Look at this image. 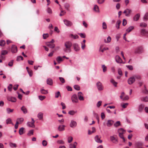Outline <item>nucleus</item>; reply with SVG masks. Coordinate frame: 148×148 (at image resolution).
Here are the masks:
<instances>
[{"mask_svg":"<svg viewBox=\"0 0 148 148\" xmlns=\"http://www.w3.org/2000/svg\"><path fill=\"white\" fill-rule=\"evenodd\" d=\"M72 45V43L70 41H66L64 43L65 48L64 51L66 53H70L71 51V47Z\"/></svg>","mask_w":148,"mask_h":148,"instance_id":"f257e3e1","label":"nucleus"},{"mask_svg":"<svg viewBox=\"0 0 148 148\" xmlns=\"http://www.w3.org/2000/svg\"><path fill=\"white\" fill-rule=\"evenodd\" d=\"M143 52V49L142 47L140 46L136 48L134 50L135 54H140Z\"/></svg>","mask_w":148,"mask_h":148,"instance_id":"f03ea898","label":"nucleus"},{"mask_svg":"<svg viewBox=\"0 0 148 148\" xmlns=\"http://www.w3.org/2000/svg\"><path fill=\"white\" fill-rule=\"evenodd\" d=\"M132 12L131 10L127 8L124 10L123 13L125 14V16H130Z\"/></svg>","mask_w":148,"mask_h":148,"instance_id":"7ed1b4c3","label":"nucleus"},{"mask_svg":"<svg viewBox=\"0 0 148 148\" xmlns=\"http://www.w3.org/2000/svg\"><path fill=\"white\" fill-rule=\"evenodd\" d=\"M32 122L31 123L30 122H27V125L28 127L34 128L35 127V125H34L35 121L34 120L33 118L32 119Z\"/></svg>","mask_w":148,"mask_h":148,"instance_id":"20e7f679","label":"nucleus"},{"mask_svg":"<svg viewBox=\"0 0 148 148\" xmlns=\"http://www.w3.org/2000/svg\"><path fill=\"white\" fill-rule=\"evenodd\" d=\"M96 86L99 90L101 91L103 89L102 84L100 82H98L96 84Z\"/></svg>","mask_w":148,"mask_h":148,"instance_id":"39448f33","label":"nucleus"},{"mask_svg":"<svg viewBox=\"0 0 148 148\" xmlns=\"http://www.w3.org/2000/svg\"><path fill=\"white\" fill-rule=\"evenodd\" d=\"M77 125V123L76 121H74L73 120L71 121L70 123V126L71 128H74Z\"/></svg>","mask_w":148,"mask_h":148,"instance_id":"423d86ee","label":"nucleus"},{"mask_svg":"<svg viewBox=\"0 0 148 148\" xmlns=\"http://www.w3.org/2000/svg\"><path fill=\"white\" fill-rule=\"evenodd\" d=\"M71 99L73 102L77 103L78 101V100L77 95L76 94L73 95L71 97Z\"/></svg>","mask_w":148,"mask_h":148,"instance_id":"0eeeda50","label":"nucleus"},{"mask_svg":"<svg viewBox=\"0 0 148 148\" xmlns=\"http://www.w3.org/2000/svg\"><path fill=\"white\" fill-rule=\"evenodd\" d=\"M135 81V78L134 77H130L128 80V82L129 84L131 85Z\"/></svg>","mask_w":148,"mask_h":148,"instance_id":"6e6552de","label":"nucleus"},{"mask_svg":"<svg viewBox=\"0 0 148 148\" xmlns=\"http://www.w3.org/2000/svg\"><path fill=\"white\" fill-rule=\"evenodd\" d=\"M73 46L75 51H78L79 50L80 48L77 44H74L73 45Z\"/></svg>","mask_w":148,"mask_h":148,"instance_id":"1a4fd4ad","label":"nucleus"},{"mask_svg":"<svg viewBox=\"0 0 148 148\" xmlns=\"http://www.w3.org/2000/svg\"><path fill=\"white\" fill-rule=\"evenodd\" d=\"M11 51L12 53H15L17 51V48L16 46L14 45H12Z\"/></svg>","mask_w":148,"mask_h":148,"instance_id":"9d476101","label":"nucleus"},{"mask_svg":"<svg viewBox=\"0 0 148 148\" xmlns=\"http://www.w3.org/2000/svg\"><path fill=\"white\" fill-rule=\"evenodd\" d=\"M83 94L81 92H79L78 93V96L79 99L81 101L84 100V98L83 97Z\"/></svg>","mask_w":148,"mask_h":148,"instance_id":"9b49d317","label":"nucleus"},{"mask_svg":"<svg viewBox=\"0 0 148 148\" xmlns=\"http://www.w3.org/2000/svg\"><path fill=\"white\" fill-rule=\"evenodd\" d=\"M115 60L116 62L118 63H121L123 62L122 60L118 56H116Z\"/></svg>","mask_w":148,"mask_h":148,"instance_id":"f8f14e48","label":"nucleus"},{"mask_svg":"<svg viewBox=\"0 0 148 148\" xmlns=\"http://www.w3.org/2000/svg\"><path fill=\"white\" fill-rule=\"evenodd\" d=\"M64 24L68 26H70L72 25V23L71 22L67 20H64Z\"/></svg>","mask_w":148,"mask_h":148,"instance_id":"ddd939ff","label":"nucleus"},{"mask_svg":"<svg viewBox=\"0 0 148 148\" xmlns=\"http://www.w3.org/2000/svg\"><path fill=\"white\" fill-rule=\"evenodd\" d=\"M46 45L51 48H54L55 46V45L54 43L49 42H47Z\"/></svg>","mask_w":148,"mask_h":148,"instance_id":"4468645a","label":"nucleus"},{"mask_svg":"<svg viewBox=\"0 0 148 148\" xmlns=\"http://www.w3.org/2000/svg\"><path fill=\"white\" fill-rule=\"evenodd\" d=\"M8 99L9 101H11L12 102H15L16 100V98L11 97H8Z\"/></svg>","mask_w":148,"mask_h":148,"instance_id":"2eb2a0df","label":"nucleus"},{"mask_svg":"<svg viewBox=\"0 0 148 148\" xmlns=\"http://www.w3.org/2000/svg\"><path fill=\"white\" fill-rule=\"evenodd\" d=\"M65 126L64 125H60L58 127V130L60 131H62L64 130Z\"/></svg>","mask_w":148,"mask_h":148,"instance_id":"dca6fc26","label":"nucleus"},{"mask_svg":"<svg viewBox=\"0 0 148 148\" xmlns=\"http://www.w3.org/2000/svg\"><path fill=\"white\" fill-rule=\"evenodd\" d=\"M114 123V121H113L111 120H109L107 123V125L108 127H111Z\"/></svg>","mask_w":148,"mask_h":148,"instance_id":"f3484780","label":"nucleus"},{"mask_svg":"<svg viewBox=\"0 0 148 148\" xmlns=\"http://www.w3.org/2000/svg\"><path fill=\"white\" fill-rule=\"evenodd\" d=\"M56 60L58 63L60 64L63 61V59L61 56H59L56 58Z\"/></svg>","mask_w":148,"mask_h":148,"instance_id":"a211bd4d","label":"nucleus"},{"mask_svg":"<svg viewBox=\"0 0 148 148\" xmlns=\"http://www.w3.org/2000/svg\"><path fill=\"white\" fill-rule=\"evenodd\" d=\"M110 81L111 83L113 84L114 87H116L117 86V85L118 84L117 82L115 81L113 79H111Z\"/></svg>","mask_w":148,"mask_h":148,"instance_id":"6ab92c4d","label":"nucleus"},{"mask_svg":"<svg viewBox=\"0 0 148 148\" xmlns=\"http://www.w3.org/2000/svg\"><path fill=\"white\" fill-rule=\"evenodd\" d=\"M43 113L40 112L38 113V114L37 117L39 119L41 120L43 119Z\"/></svg>","mask_w":148,"mask_h":148,"instance_id":"aec40b11","label":"nucleus"},{"mask_svg":"<svg viewBox=\"0 0 148 148\" xmlns=\"http://www.w3.org/2000/svg\"><path fill=\"white\" fill-rule=\"evenodd\" d=\"M21 110L23 112L24 114H26L27 112V108L24 106H23L21 108Z\"/></svg>","mask_w":148,"mask_h":148,"instance_id":"412c9836","label":"nucleus"},{"mask_svg":"<svg viewBox=\"0 0 148 148\" xmlns=\"http://www.w3.org/2000/svg\"><path fill=\"white\" fill-rule=\"evenodd\" d=\"M95 141L97 143H101L102 142V140L100 139V138L98 135H97L95 137Z\"/></svg>","mask_w":148,"mask_h":148,"instance_id":"4be33fe9","label":"nucleus"},{"mask_svg":"<svg viewBox=\"0 0 148 148\" xmlns=\"http://www.w3.org/2000/svg\"><path fill=\"white\" fill-rule=\"evenodd\" d=\"M77 144L76 142H75L73 144H70L69 145V148H76V146Z\"/></svg>","mask_w":148,"mask_h":148,"instance_id":"5701e85b","label":"nucleus"},{"mask_svg":"<svg viewBox=\"0 0 148 148\" xmlns=\"http://www.w3.org/2000/svg\"><path fill=\"white\" fill-rule=\"evenodd\" d=\"M111 40V38L110 36H108L107 39H105L104 41L105 43H108L110 42Z\"/></svg>","mask_w":148,"mask_h":148,"instance_id":"b1692460","label":"nucleus"},{"mask_svg":"<svg viewBox=\"0 0 148 148\" xmlns=\"http://www.w3.org/2000/svg\"><path fill=\"white\" fill-rule=\"evenodd\" d=\"M140 15L139 14H137L134 17V21H137L139 18Z\"/></svg>","mask_w":148,"mask_h":148,"instance_id":"393cba45","label":"nucleus"},{"mask_svg":"<svg viewBox=\"0 0 148 148\" xmlns=\"http://www.w3.org/2000/svg\"><path fill=\"white\" fill-rule=\"evenodd\" d=\"M40 92L42 94L46 95L48 93L47 90H46L44 89L41 88L40 90Z\"/></svg>","mask_w":148,"mask_h":148,"instance_id":"a878e982","label":"nucleus"},{"mask_svg":"<svg viewBox=\"0 0 148 148\" xmlns=\"http://www.w3.org/2000/svg\"><path fill=\"white\" fill-rule=\"evenodd\" d=\"M47 83L50 85H52L53 84V81L50 78L48 79L47 80Z\"/></svg>","mask_w":148,"mask_h":148,"instance_id":"bb28decb","label":"nucleus"},{"mask_svg":"<svg viewBox=\"0 0 148 148\" xmlns=\"http://www.w3.org/2000/svg\"><path fill=\"white\" fill-rule=\"evenodd\" d=\"M134 28V27L133 26H130L126 29V32L127 33H129Z\"/></svg>","mask_w":148,"mask_h":148,"instance_id":"cd10ccee","label":"nucleus"},{"mask_svg":"<svg viewBox=\"0 0 148 148\" xmlns=\"http://www.w3.org/2000/svg\"><path fill=\"white\" fill-rule=\"evenodd\" d=\"M121 23V21L120 20H119L117 21V23L116 24V26L117 29H119V28L120 25Z\"/></svg>","mask_w":148,"mask_h":148,"instance_id":"c85d7f7f","label":"nucleus"},{"mask_svg":"<svg viewBox=\"0 0 148 148\" xmlns=\"http://www.w3.org/2000/svg\"><path fill=\"white\" fill-rule=\"evenodd\" d=\"M24 128L23 127H22L20 128L19 130V133L20 135H22L24 133Z\"/></svg>","mask_w":148,"mask_h":148,"instance_id":"c756f323","label":"nucleus"},{"mask_svg":"<svg viewBox=\"0 0 148 148\" xmlns=\"http://www.w3.org/2000/svg\"><path fill=\"white\" fill-rule=\"evenodd\" d=\"M111 140L114 143H116L118 142L117 140L115 139V138L113 136H111L110 137Z\"/></svg>","mask_w":148,"mask_h":148,"instance_id":"7c9ffc66","label":"nucleus"},{"mask_svg":"<svg viewBox=\"0 0 148 148\" xmlns=\"http://www.w3.org/2000/svg\"><path fill=\"white\" fill-rule=\"evenodd\" d=\"M144 107V105H143L142 104H140L139 106V111L140 112H142L143 110Z\"/></svg>","mask_w":148,"mask_h":148,"instance_id":"2f4dec72","label":"nucleus"},{"mask_svg":"<svg viewBox=\"0 0 148 148\" xmlns=\"http://www.w3.org/2000/svg\"><path fill=\"white\" fill-rule=\"evenodd\" d=\"M121 125L120 122L119 121L116 122L114 124V126L115 127H117Z\"/></svg>","mask_w":148,"mask_h":148,"instance_id":"473e14b6","label":"nucleus"},{"mask_svg":"<svg viewBox=\"0 0 148 148\" xmlns=\"http://www.w3.org/2000/svg\"><path fill=\"white\" fill-rule=\"evenodd\" d=\"M125 131V130H124L122 128H121L120 129H119L118 130V133H119V134H123L124 133V132Z\"/></svg>","mask_w":148,"mask_h":148,"instance_id":"72a5a7b5","label":"nucleus"},{"mask_svg":"<svg viewBox=\"0 0 148 148\" xmlns=\"http://www.w3.org/2000/svg\"><path fill=\"white\" fill-rule=\"evenodd\" d=\"M14 110L13 109H11L9 108H6L7 112L8 114H10V113L13 112Z\"/></svg>","mask_w":148,"mask_h":148,"instance_id":"f704fd0d","label":"nucleus"},{"mask_svg":"<svg viewBox=\"0 0 148 148\" xmlns=\"http://www.w3.org/2000/svg\"><path fill=\"white\" fill-rule=\"evenodd\" d=\"M141 100L143 101L147 102L148 101V97L146 96L144 97H143L141 98Z\"/></svg>","mask_w":148,"mask_h":148,"instance_id":"c9c22d12","label":"nucleus"},{"mask_svg":"<svg viewBox=\"0 0 148 148\" xmlns=\"http://www.w3.org/2000/svg\"><path fill=\"white\" fill-rule=\"evenodd\" d=\"M74 88L75 90H80V88L79 86L77 85H74Z\"/></svg>","mask_w":148,"mask_h":148,"instance_id":"e433bc0d","label":"nucleus"},{"mask_svg":"<svg viewBox=\"0 0 148 148\" xmlns=\"http://www.w3.org/2000/svg\"><path fill=\"white\" fill-rule=\"evenodd\" d=\"M77 111H74L73 110H71L68 113L71 115H73L74 114L77 113Z\"/></svg>","mask_w":148,"mask_h":148,"instance_id":"4c0bfd02","label":"nucleus"},{"mask_svg":"<svg viewBox=\"0 0 148 148\" xmlns=\"http://www.w3.org/2000/svg\"><path fill=\"white\" fill-rule=\"evenodd\" d=\"M5 43V41L4 40H1L0 41V46H4Z\"/></svg>","mask_w":148,"mask_h":148,"instance_id":"58836bf2","label":"nucleus"},{"mask_svg":"<svg viewBox=\"0 0 148 148\" xmlns=\"http://www.w3.org/2000/svg\"><path fill=\"white\" fill-rule=\"evenodd\" d=\"M94 9L95 11L97 12H99V8L97 5H95L94 6Z\"/></svg>","mask_w":148,"mask_h":148,"instance_id":"ea45409f","label":"nucleus"},{"mask_svg":"<svg viewBox=\"0 0 148 148\" xmlns=\"http://www.w3.org/2000/svg\"><path fill=\"white\" fill-rule=\"evenodd\" d=\"M145 21H147L148 19V13L147 12L144 15L143 18Z\"/></svg>","mask_w":148,"mask_h":148,"instance_id":"a19ab883","label":"nucleus"},{"mask_svg":"<svg viewBox=\"0 0 148 148\" xmlns=\"http://www.w3.org/2000/svg\"><path fill=\"white\" fill-rule=\"evenodd\" d=\"M136 147H140L142 146L143 145L142 143L140 142H138L136 143Z\"/></svg>","mask_w":148,"mask_h":148,"instance_id":"79ce46f5","label":"nucleus"},{"mask_svg":"<svg viewBox=\"0 0 148 148\" xmlns=\"http://www.w3.org/2000/svg\"><path fill=\"white\" fill-rule=\"evenodd\" d=\"M46 98V96H45L39 95L38 96L39 99L41 101H42Z\"/></svg>","mask_w":148,"mask_h":148,"instance_id":"37998d69","label":"nucleus"},{"mask_svg":"<svg viewBox=\"0 0 148 148\" xmlns=\"http://www.w3.org/2000/svg\"><path fill=\"white\" fill-rule=\"evenodd\" d=\"M70 36L71 38L75 39H77L79 38V36L77 35H74L73 34H71Z\"/></svg>","mask_w":148,"mask_h":148,"instance_id":"c03bdc74","label":"nucleus"},{"mask_svg":"<svg viewBox=\"0 0 148 148\" xmlns=\"http://www.w3.org/2000/svg\"><path fill=\"white\" fill-rule=\"evenodd\" d=\"M147 25V24L145 23H141L140 24V26L142 27H145Z\"/></svg>","mask_w":148,"mask_h":148,"instance_id":"a18cd8bd","label":"nucleus"},{"mask_svg":"<svg viewBox=\"0 0 148 148\" xmlns=\"http://www.w3.org/2000/svg\"><path fill=\"white\" fill-rule=\"evenodd\" d=\"M9 145L11 147H16V144L12 143H10Z\"/></svg>","mask_w":148,"mask_h":148,"instance_id":"49530a36","label":"nucleus"},{"mask_svg":"<svg viewBox=\"0 0 148 148\" xmlns=\"http://www.w3.org/2000/svg\"><path fill=\"white\" fill-rule=\"evenodd\" d=\"M6 123L7 124H10L12 123V120L10 118L8 119L6 121Z\"/></svg>","mask_w":148,"mask_h":148,"instance_id":"de8ad7c7","label":"nucleus"},{"mask_svg":"<svg viewBox=\"0 0 148 148\" xmlns=\"http://www.w3.org/2000/svg\"><path fill=\"white\" fill-rule=\"evenodd\" d=\"M59 96H61L60 92L59 91H58L55 93V98H58Z\"/></svg>","mask_w":148,"mask_h":148,"instance_id":"09e8293b","label":"nucleus"},{"mask_svg":"<svg viewBox=\"0 0 148 148\" xmlns=\"http://www.w3.org/2000/svg\"><path fill=\"white\" fill-rule=\"evenodd\" d=\"M102 68L103 69V71L104 72H106L107 69L106 66L104 65H102Z\"/></svg>","mask_w":148,"mask_h":148,"instance_id":"8fccbe9b","label":"nucleus"},{"mask_svg":"<svg viewBox=\"0 0 148 148\" xmlns=\"http://www.w3.org/2000/svg\"><path fill=\"white\" fill-rule=\"evenodd\" d=\"M57 143L59 144H64V142L62 140H59L57 141Z\"/></svg>","mask_w":148,"mask_h":148,"instance_id":"3c124183","label":"nucleus"},{"mask_svg":"<svg viewBox=\"0 0 148 148\" xmlns=\"http://www.w3.org/2000/svg\"><path fill=\"white\" fill-rule=\"evenodd\" d=\"M64 7L66 9L68 10H69V8L70 7V5L67 3H66L64 5Z\"/></svg>","mask_w":148,"mask_h":148,"instance_id":"603ef678","label":"nucleus"},{"mask_svg":"<svg viewBox=\"0 0 148 148\" xmlns=\"http://www.w3.org/2000/svg\"><path fill=\"white\" fill-rule=\"evenodd\" d=\"M12 85L11 84H10L9 85V86L8 87V90L9 91H11L12 90Z\"/></svg>","mask_w":148,"mask_h":148,"instance_id":"864d4df0","label":"nucleus"},{"mask_svg":"<svg viewBox=\"0 0 148 148\" xmlns=\"http://www.w3.org/2000/svg\"><path fill=\"white\" fill-rule=\"evenodd\" d=\"M34 130H30L29 131L27 134V135L29 136H30L33 134Z\"/></svg>","mask_w":148,"mask_h":148,"instance_id":"5fc2aeb1","label":"nucleus"},{"mask_svg":"<svg viewBox=\"0 0 148 148\" xmlns=\"http://www.w3.org/2000/svg\"><path fill=\"white\" fill-rule=\"evenodd\" d=\"M59 79L62 83L63 84L65 82V80L62 77H59Z\"/></svg>","mask_w":148,"mask_h":148,"instance_id":"6e6d98bb","label":"nucleus"},{"mask_svg":"<svg viewBox=\"0 0 148 148\" xmlns=\"http://www.w3.org/2000/svg\"><path fill=\"white\" fill-rule=\"evenodd\" d=\"M23 57L21 56H19L17 57L16 60L17 61H19L20 60H23Z\"/></svg>","mask_w":148,"mask_h":148,"instance_id":"4d7b16f0","label":"nucleus"},{"mask_svg":"<svg viewBox=\"0 0 148 148\" xmlns=\"http://www.w3.org/2000/svg\"><path fill=\"white\" fill-rule=\"evenodd\" d=\"M103 28V29H107V25L106 23L105 22H103L102 24Z\"/></svg>","mask_w":148,"mask_h":148,"instance_id":"13d9d810","label":"nucleus"},{"mask_svg":"<svg viewBox=\"0 0 148 148\" xmlns=\"http://www.w3.org/2000/svg\"><path fill=\"white\" fill-rule=\"evenodd\" d=\"M47 141L45 140H43L42 142V145L44 146H46L47 145Z\"/></svg>","mask_w":148,"mask_h":148,"instance_id":"bf43d9fd","label":"nucleus"},{"mask_svg":"<svg viewBox=\"0 0 148 148\" xmlns=\"http://www.w3.org/2000/svg\"><path fill=\"white\" fill-rule=\"evenodd\" d=\"M49 35L48 34H43V37L44 39H45L48 38L49 37Z\"/></svg>","mask_w":148,"mask_h":148,"instance_id":"052dcab7","label":"nucleus"},{"mask_svg":"<svg viewBox=\"0 0 148 148\" xmlns=\"http://www.w3.org/2000/svg\"><path fill=\"white\" fill-rule=\"evenodd\" d=\"M94 115L96 117V119L98 121V123H99V119L98 114L95 113H94Z\"/></svg>","mask_w":148,"mask_h":148,"instance_id":"680f3d73","label":"nucleus"},{"mask_svg":"<svg viewBox=\"0 0 148 148\" xmlns=\"http://www.w3.org/2000/svg\"><path fill=\"white\" fill-rule=\"evenodd\" d=\"M78 34L82 38H84L86 37V35L84 34L79 33Z\"/></svg>","mask_w":148,"mask_h":148,"instance_id":"e2e57ef3","label":"nucleus"},{"mask_svg":"<svg viewBox=\"0 0 148 148\" xmlns=\"http://www.w3.org/2000/svg\"><path fill=\"white\" fill-rule=\"evenodd\" d=\"M26 69L29 74H31L32 73V71L28 67H27Z\"/></svg>","mask_w":148,"mask_h":148,"instance_id":"0e129e2a","label":"nucleus"},{"mask_svg":"<svg viewBox=\"0 0 148 148\" xmlns=\"http://www.w3.org/2000/svg\"><path fill=\"white\" fill-rule=\"evenodd\" d=\"M73 140V138L71 136H70L68 138V142L69 143H71Z\"/></svg>","mask_w":148,"mask_h":148,"instance_id":"69168bd1","label":"nucleus"},{"mask_svg":"<svg viewBox=\"0 0 148 148\" xmlns=\"http://www.w3.org/2000/svg\"><path fill=\"white\" fill-rule=\"evenodd\" d=\"M102 101H99L97 104V106L98 107H99L101 105Z\"/></svg>","mask_w":148,"mask_h":148,"instance_id":"338daca9","label":"nucleus"},{"mask_svg":"<svg viewBox=\"0 0 148 148\" xmlns=\"http://www.w3.org/2000/svg\"><path fill=\"white\" fill-rule=\"evenodd\" d=\"M127 23V21L125 19H123V21L122 24L123 26H125Z\"/></svg>","mask_w":148,"mask_h":148,"instance_id":"774afa93","label":"nucleus"}]
</instances>
